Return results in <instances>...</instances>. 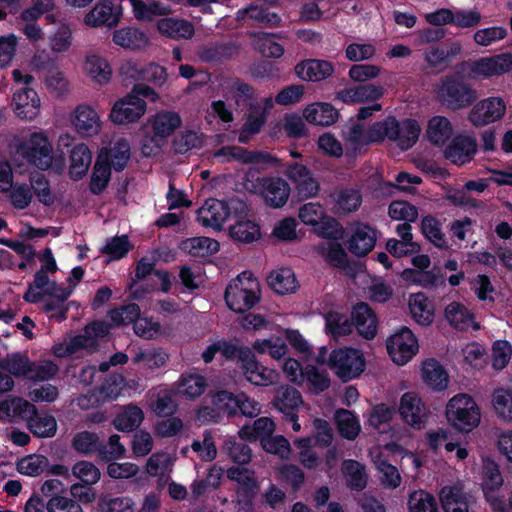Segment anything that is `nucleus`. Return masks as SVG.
<instances>
[{"label": "nucleus", "mask_w": 512, "mask_h": 512, "mask_svg": "<svg viewBox=\"0 0 512 512\" xmlns=\"http://www.w3.org/2000/svg\"><path fill=\"white\" fill-rule=\"evenodd\" d=\"M224 297L232 311L244 313L259 302L260 284L252 273L245 271L229 283Z\"/></svg>", "instance_id": "1"}, {"label": "nucleus", "mask_w": 512, "mask_h": 512, "mask_svg": "<svg viewBox=\"0 0 512 512\" xmlns=\"http://www.w3.org/2000/svg\"><path fill=\"white\" fill-rule=\"evenodd\" d=\"M17 153L40 170L52 168L55 156L52 142L43 131L33 132L17 149Z\"/></svg>", "instance_id": "2"}, {"label": "nucleus", "mask_w": 512, "mask_h": 512, "mask_svg": "<svg viewBox=\"0 0 512 512\" xmlns=\"http://www.w3.org/2000/svg\"><path fill=\"white\" fill-rule=\"evenodd\" d=\"M437 96L443 105L452 110L466 108L477 99L476 91L469 84L454 76L441 78Z\"/></svg>", "instance_id": "3"}, {"label": "nucleus", "mask_w": 512, "mask_h": 512, "mask_svg": "<svg viewBox=\"0 0 512 512\" xmlns=\"http://www.w3.org/2000/svg\"><path fill=\"white\" fill-rule=\"evenodd\" d=\"M447 420L460 431H471L480 422V412L475 401L467 394L454 396L446 407Z\"/></svg>", "instance_id": "4"}, {"label": "nucleus", "mask_w": 512, "mask_h": 512, "mask_svg": "<svg viewBox=\"0 0 512 512\" xmlns=\"http://www.w3.org/2000/svg\"><path fill=\"white\" fill-rule=\"evenodd\" d=\"M247 211L245 203L239 199H232L229 203L217 199H209L197 211V220L205 227L221 229L223 223L236 212Z\"/></svg>", "instance_id": "5"}, {"label": "nucleus", "mask_w": 512, "mask_h": 512, "mask_svg": "<svg viewBox=\"0 0 512 512\" xmlns=\"http://www.w3.org/2000/svg\"><path fill=\"white\" fill-rule=\"evenodd\" d=\"M462 71L472 79L500 76L512 70V56L508 53L468 60L461 63Z\"/></svg>", "instance_id": "6"}, {"label": "nucleus", "mask_w": 512, "mask_h": 512, "mask_svg": "<svg viewBox=\"0 0 512 512\" xmlns=\"http://www.w3.org/2000/svg\"><path fill=\"white\" fill-rule=\"evenodd\" d=\"M213 157L221 163L237 161L244 165H259L261 169L278 164V159L262 150H248L241 146H223L213 153Z\"/></svg>", "instance_id": "7"}, {"label": "nucleus", "mask_w": 512, "mask_h": 512, "mask_svg": "<svg viewBox=\"0 0 512 512\" xmlns=\"http://www.w3.org/2000/svg\"><path fill=\"white\" fill-rule=\"evenodd\" d=\"M329 366L342 381L346 382L364 371L365 360L356 349L340 348L330 354Z\"/></svg>", "instance_id": "8"}, {"label": "nucleus", "mask_w": 512, "mask_h": 512, "mask_svg": "<svg viewBox=\"0 0 512 512\" xmlns=\"http://www.w3.org/2000/svg\"><path fill=\"white\" fill-rule=\"evenodd\" d=\"M380 124L385 129L381 133L382 141L386 138L395 141L402 150L411 148L416 143L421 131L417 121L411 119L400 123L394 117H387L380 121Z\"/></svg>", "instance_id": "9"}, {"label": "nucleus", "mask_w": 512, "mask_h": 512, "mask_svg": "<svg viewBox=\"0 0 512 512\" xmlns=\"http://www.w3.org/2000/svg\"><path fill=\"white\" fill-rule=\"evenodd\" d=\"M146 109V102L141 97L128 93L113 104L109 118L117 125H127L141 119Z\"/></svg>", "instance_id": "10"}, {"label": "nucleus", "mask_w": 512, "mask_h": 512, "mask_svg": "<svg viewBox=\"0 0 512 512\" xmlns=\"http://www.w3.org/2000/svg\"><path fill=\"white\" fill-rule=\"evenodd\" d=\"M285 175L294 184L299 199L306 200L318 195L320 183L305 165L298 162L288 163Z\"/></svg>", "instance_id": "11"}, {"label": "nucleus", "mask_w": 512, "mask_h": 512, "mask_svg": "<svg viewBox=\"0 0 512 512\" xmlns=\"http://www.w3.org/2000/svg\"><path fill=\"white\" fill-rule=\"evenodd\" d=\"M417 350V340L407 327H402L387 340V351L392 360L398 365L406 364Z\"/></svg>", "instance_id": "12"}, {"label": "nucleus", "mask_w": 512, "mask_h": 512, "mask_svg": "<svg viewBox=\"0 0 512 512\" xmlns=\"http://www.w3.org/2000/svg\"><path fill=\"white\" fill-rule=\"evenodd\" d=\"M383 127L379 121L366 131L362 124L352 123L343 130L342 137L347 148L355 152L371 143L381 142Z\"/></svg>", "instance_id": "13"}, {"label": "nucleus", "mask_w": 512, "mask_h": 512, "mask_svg": "<svg viewBox=\"0 0 512 512\" xmlns=\"http://www.w3.org/2000/svg\"><path fill=\"white\" fill-rule=\"evenodd\" d=\"M506 112V105L500 97H489L479 101L469 112V120L474 126H485L500 120Z\"/></svg>", "instance_id": "14"}, {"label": "nucleus", "mask_w": 512, "mask_h": 512, "mask_svg": "<svg viewBox=\"0 0 512 512\" xmlns=\"http://www.w3.org/2000/svg\"><path fill=\"white\" fill-rule=\"evenodd\" d=\"M70 122L76 132L85 137L100 133L102 122L98 112L88 104L77 105L70 115Z\"/></svg>", "instance_id": "15"}, {"label": "nucleus", "mask_w": 512, "mask_h": 512, "mask_svg": "<svg viewBox=\"0 0 512 512\" xmlns=\"http://www.w3.org/2000/svg\"><path fill=\"white\" fill-rule=\"evenodd\" d=\"M331 212L337 216H346L356 212L362 203L359 190L349 187H335L329 192Z\"/></svg>", "instance_id": "16"}, {"label": "nucleus", "mask_w": 512, "mask_h": 512, "mask_svg": "<svg viewBox=\"0 0 512 512\" xmlns=\"http://www.w3.org/2000/svg\"><path fill=\"white\" fill-rule=\"evenodd\" d=\"M399 412L402 419L415 429H422L427 419V409L421 400L413 392H407L402 395L400 400Z\"/></svg>", "instance_id": "17"}, {"label": "nucleus", "mask_w": 512, "mask_h": 512, "mask_svg": "<svg viewBox=\"0 0 512 512\" xmlns=\"http://www.w3.org/2000/svg\"><path fill=\"white\" fill-rule=\"evenodd\" d=\"M12 106L19 118L31 121L39 115L41 101L35 90L24 87L13 94Z\"/></svg>", "instance_id": "18"}, {"label": "nucleus", "mask_w": 512, "mask_h": 512, "mask_svg": "<svg viewBox=\"0 0 512 512\" xmlns=\"http://www.w3.org/2000/svg\"><path fill=\"white\" fill-rule=\"evenodd\" d=\"M235 20L237 22L251 21L259 27H278L281 23V17L275 13L269 11V9L251 4L246 8L239 9L236 12Z\"/></svg>", "instance_id": "19"}, {"label": "nucleus", "mask_w": 512, "mask_h": 512, "mask_svg": "<svg viewBox=\"0 0 512 512\" xmlns=\"http://www.w3.org/2000/svg\"><path fill=\"white\" fill-rule=\"evenodd\" d=\"M158 32L173 40H189L195 34L193 24L183 18L178 17H165L161 18L156 23Z\"/></svg>", "instance_id": "20"}, {"label": "nucleus", "mask_w": 512, "mask_h": 512, "mask_svg": "<svg viewBox=\"0 0 512 512\" xmlns=\"http://www.w3.org/2000/svg\"><path fill=\"white\" fill-rule=\"evenodd\" d=\"M477 151L475 138L470 136H457L445 150V157L456 165L469 162Z\"/></svg>", "instance_id": "21"}, {"label": "nucleus", "mask_w": 512, "mask_h": 512, "mask_svg": "<svg viewBox=\"0 0 512 512\" xmlns=\"http://www.w3.org/2000/svg\"><path fill=\"white\" fill-rule=\"evenodd\" d=\"M384 89L380 85L364 84L356 87L343 89L336 93V99L344 103H363L367 101H375L381 98Z\"/></svg>", "instance_id": "22"}, {"label": "nucleus", "mask_w": 512, "mask_h": 512, "mask_svg": "<svg viewBox=\"0 0 512 512\" xmlns=\"http://www.w3.org/2000/svg\"><path fill=\"white\" fill-rule=\"evenodd\" d=\"M294 70L304 81H321L333 74L334 67L325 60L308 59L298 63Z\"/></svg>", "instance_id": "23"}, {"label": "nucleus", "mask_w": 512, "mask_h": 512, "mask_svg": "<svg viewBox=\"0 0 512 512\" xmlns=\"http://www.w3.org/2000/svg\"><path fill=\"white\" fill-rule=\"evenodd\" d=\"M301 393L294 387L283 385L276 389L273 406L283 415H292L303 405Z\"/></svg>", "instance_id": "24"}, {"label": "nucleus", "mask_w": 512, "mask_h": 512, "mask_svg": "<svg viewBox=\"0 0 512 512\" xmlns=\"http://www.w3.org/2000/svg\"><path fill=\"white\" fill-rule=\"evenodd\" d=\"M266 115L258 107L249 104V112L245 114L244 123L238 133V142L248 144L266 124Z\"/></svg>", "instance_id": "25"}, {"label": "nucleus", "mask_w": 512, "mask_h": 512, "mask_svg": "<svg viewBox=\"0 0 512 512\" xmlns=\"http://www.w3.org/2000/svg\"><path fill=\"white\" fill-rule=\"evenodd\" d=\"M264 183L261 196L266 204L273 208L284 206L290 195L289 184L280 177H269Z\"/></svg>", "instance_id": "26"}, {"label": "nucleus", "mask_w": 512, "mask_h": 512, "mask_svg": "<svg viewBox=\"0 0 512 512\" xmlns=\"http://www.w3.org/2000/svg\"><path fill=\"white\" fill-rule=\"evenodd\" d=\"M353 326L366 339H372L377 333V319L366 303H360L352 311Z\"/></svg>", "instance_id": "27"}, {"label": "nucleus", "mask_w": 512, "mask_h": 512, "mask_svg": "<svg viewBox=\"0 0 512 512\" xmlns=\"http://www.w3.org/2000/svg\"><path fill=\"white\" fill-rule=\"evenodd\" d=\"M375 231L366 224H358L348 242V249L358 257L367 255L375 246Z\"/></svg>", "instance_id": "28"}, {"label": "nucleus", "mask_w": 512, "mask_h": 512, "mask_svg": "<svg viewBox=\"0 0 512 512\" xmlns=\"http://www.w3.org/2000/svg\"><path fill=\"white\" fill-rule=\"evenodd\" d=\"M341 472L346 485L351 490L362 491L366 488L369 475L363 463L352 459L344 460L341 464Z\"/></svg>", "instance_id": "29"}, {"label": "nucleus", "mask_w": 512, "mask_h": 512, "mask_svg": "<svg viewBox=\"0 0 512 512\" xmlns=\"http://www.w3.org/2000/svg\"><path fill=\"white\" fill-rule=\"evenodd\" d=\"M442 508L445 512H468L469 503L462 486H445L439 493Z\"/></svg>", "instance_id": "30"}, {"label": "nucleus", "mask_w": 512, "mask_h": 512, "mask_svg": "<svg viewBox=\"0 0 512 512\" xmlns=\"http://www.w3.org/2000/svg\"><path fill=\"white\" fill-rule=\"evenodd\" d=\"M244 213L236 212L233 218L236 220L229 228L230 236L239 242L251 243L260 237L259 226L253 221L244 219Z\"/></svg>", "instance_id": "31"}, {"label": "nucleus", "mask_w": 512, "mask_h": 512, "mask_svg": "<svg viewBox=\"0 0 512 512\" xmlns=\"http://www.w3.org/2000/svg\"><path fill=\"white\" fill-rule=\"evenodd\" d=\"M97 345V341L88 336L85 331L83 333L65 339L62 343H58L53 347V353L57 357H67L78 351L85 349L93 351Z\"/></svg>", "instance_id": "32"}, {"label": "nucleus", "mask_w": 512, "mask_h": 512, "mask_svg": "<svg viewBox=\"0 0 512 512\" xmlns=\"http://www.w3.org/2000/svg\"><path fill=\"white\" fill-rule=\"evenodd\" d=\"M85 24L91 27L101 25L115 26L118 17L113 13V4L110 0L99 1L85 16Z\"/></svg>", "instance_id": "33"}, {"label": "nucleus", "mask_w": 512, "mask_h": 512, "mask_svg": "<svg viewBox=\"0 0 512 512\" xmlns=\"http://www.w3.org/2000/svg\"><path fill=\"white\" fill-rule=\"evenodd\" d=\"M338 115V111L329 103H314L303 111V116L309 123L320 126L334 124Z\"/></svg>", "instance_id": "34"}, {"label": "nucleus", "mask_w": 512, "mask_h": 512, "mask_svg": "<svg viewBox=\"0 0 512 512\" xmlns=\"http://www.w3.org/2000/svg\"><path fill=\"white\" fill-rule=\"evenodd\" d=\"M422 378L434 390H444L448 386V374L443 366L435 359H427L422 365Z\"/></svg>", "instance_id": "35"}, {"label": "nucleus", "mask_w": 512, "mask_h": 512, "mask_svg": "<svg viewBox=\"0 0 512 512\" xmlns=\"http://www.w3.org/2000/svg\"><path fill=\"white\" fill-rule=\"evenodd\" d=\"M113 42L125 49L138 50L148 44V37L136 27H123L114 31Z\"/></svg>", "instance_id": "36"}, {"label": "nucleus", "mask_w": 512, "mask_h": 512, "mask_svg": "<svg viewBox=\"0 0 512 512\" xmlns=\"http://www.w3.org/2000/svg\"><path fill=\"white\" fill-rule=\"evenodd\" d=\"M143 420V410L136 405L129 404L117 414L113 420V425L119 431L131 432L138 428Z\"/></svg>", "instance_id": "37"}, {"label": "nucleus", "mask_w": 512, "mask_h": 512, "mask_svg": "<svg viewBox=\"0 0 512 512\" xmlns=\"http://www.w3.org/2000/svg\"><path fill=\"white\" fill-rule=\"evenodd\" d=\"M150 122L153 133L164 140L172 135L182 123L178 113L172 111L159 112L150 120Z\"/></svg>", "instance_id": "38"}, {"label": "nucleus", "mask_w": 512, "mask_h": 512, "mask_svg": "<svg viewBox=\"0 0 512 512\" xmlns=\"http://www.w3.org/2000/svg\"><path fill=\"white\" fill-rule=\"evenodd\" d=\"M245 378L255 386H269L278 382L279 374L257 360L242 370Z\"/></svg>", "instance_id": "39"}, {"label": "nucleus", "mask_w": 512, "mask_h": 512, "mask_svg": "<svg viewBox=\"0 0 512 512\" xmlns=\"http://www.w3.org/2000/svg\"><path fill=\"white\" fill-rule=\"evenodd\" d=\"M133 10L134 17L140 21H152L156 16H165L170 13V9L159 1L151 0L144 2L142 0H127Z\"/></svg>", "instance_id": "40"}, {"label": "nucleus", "mask_w": 512, "mask_h": 512, "mask_svg": "<svg viewBox=\"0 0 512 512\" xmlns=\"http://www.w3.org/2000/svg\"><path fill=\"white\" fill-rule=\"evenodd\" d=\"M268 284L278 294L293 293L298 288L296 276L289 268L272 271L268 276Z\"/></svg>", "instance_id": "41"}, {"label": "nucleus", "mask_w": 512, "mask_h": 512, "mask_svg": "<svg viewBox=\"0 0 512 512\" xmlns=\"http://www.w3.org/2000/svg\"><path fill=\"white\" fill-rule=\"evenodd\" d=\"M92 161L91 152L86 144H78L70 152V175L74 179L86 174Z\"/></svg>", "instance_id": "42"}, {"label": "nucleus", "mask_w": 512, "mask_h": 512, "mask_svg": "<svg viewBox=\"0 0 512 512\" xmlns=\"http://www.w3.org/2000/svg\"><path fill=\"white\" fill-rule=\"evenodd\" d=\"M335 422L339 434L347 440L356 439L361 431L358 418L350 410L338 409L335 412Z\"/></svg>", "instance_id": "43"}, {"label": "nucleus", "mask_w": 512, "mask_h": 512, "mask_svg": "<svg viewBox=\"0 0 512 512\" xmlns=\"http://www.w3.org/2000/svg\"><path fill=\"white\" fill-rule=\"evenodd\" d=\"M238 47L235 44H209L199 48L197 55L204 62H219L237 55Z\"/></svg>", "instance_id": "44"}, {"label": "nucleus", "mask_w": 512, "mask_h": 512, "mask_svg": "<svg viewBox=\"0 0 512 512\" xmlns=\"http://www.w3.org/2000/svg\"><path fill=\"white\" fill-rule=\"evenodd\" d=\"M100 153L105 154V162L110 167L112 166L116 171H121L130 159V146L126 140L120 139L111 147L102 149Z\"/></svg>", "instance_id": "45"}, {"label": "nucleus", "mask_w": 512, "mask_h": 512, "mask_svg": "<svg viewBox=\"0 0 512 512\" xmlns=\"http://www.w3.org/2000/svg\"><path fill=\"white\" fill-rule=\"evenodd\" d=\"M426 134L432 144L443 145L451 138L453 128L446 117L434 116L428 123Z\"/></svg>", "instance_id": "46"}, {"label": "nucleus", "mask_w": 512, "mask_h": 512, "mask_svg": "<svg viewBox=\"0 0 512 512\" xmlns=\"http://www.w3.org/2000/svg\"><path fill=\"white\" fill-rule=\"evenodd\" d=\"M84 68L87 74L99 84L108 83L111 79L112 69L106 59L99 55H88Z\"/></svg>", "instance_id": "47"}, {"label": "nucleus", "mask_w": 512, "mask_h": 512, "mask_svg": "<svg viewBox=\"0 0 512 512\" xmlns=\"http://www.w3.org/2000/svg\"><path fill=\"white\" fill-rule=\"evenodd\" d=\"M181 250L194 257H205L219 250V243L208 237L190 238L181 243Z\"/></svg>", "instance_id": "48"}, {"label": "nucleus", "mask_w": 512, "mask_h": 512, "mask_svg": "<svg viewBox=\"0 0 512 512\" xmlns=\"http://www.w3.org/2000/svg\"><path fill=\"white\" fill-rule=\"evenodd\" d=\"M49 468V460L41 454H30L16 462V470L25 476L37 477Z\"/></svg>", "instance_id": "49"}, {"label": "nucleus", "mask_w": 512, "mask_h": 512, "mask_svg": "<svg viewBox=\"0 0 512 512\" xmlns=\"http://www.w3.org/2000/svg\"><path fill=\"white\" fill-rule=\"evenodd\" d=\"M377 472L379 473L380 484L389 490L397 489L402 482V477L394 465L390 464L386 459L377 457L373 461Z\"/></svg>", "instance_id": "50"}, {"label": "nucleus", "mask_w": 512, "mask_h": 512, "mask_svg": "<svg viewBox=\"0 0 512 512\" xmlns=\"http://www.w3.org/2000/svg\"><path fill=\"white\" fill-rule=\"evenodd\" d=\"M407 508L408 512H438L435 497L422 489L414 490L408 494Z\"/></svg>", "instance_id": "51"}, {"label": "nucleus", "mask_w": 512, "mask_h": 512, "mask_svg": "<svg viewBox=\"0 0 512 512\" xmlns=\"http://www.w3.org/2000/svg\"><path fill=\"white\" fill-rule=\"evenodd\" d=\"M29 430L37 437H52L57 431V422L52 415L36 413L27 422Z\"/></svg>", "instance_id": "52"}, {"label": "nucleus", "mask_w": 512, "mask_h": 512, "mask_svg": "<svg viewBox=\"0 0 512 512\" xmlns=\"http://www.w3.org/2000/svg\"><path fill=\"white\" fill-rule=\"evenodd\" d=\"M206 387V379L197 374H183L178 383L179 393L190 399L201 396Z\"/></svg>", "instance_id": "53"}, {"label": "nucleus", "mask_w": 512, "mask_h": 512, "mask_svg": "<svg viewBox=\"0 0 512 512\" xmlns=\"http://www.w3.org/2000/svg\"><path fill=\"white\" fill-rule=\"evenodd\" d=\"M125 387V379L120 374L109 375L96 389L102 403L117 399Z\"/></svg>", "instance_id": "54"}, {"label": "nucleus", "mask_w": 512, "mask_h": 512, "mask_svg": "<svg viewBox=\"0 0 512 512\" xmlns=\"http://www.w3.org/2000/svg\"><path fill=\"white\" fill-rule=\"evenodd\" d=\"M254 37L253 46L267 58H280L284 53V48L273 40V35L261 32H253L250 34Z\"/></svg>", "instance_id": "55"}, {"label": "nucleus", "mask_w": 512, "mask_h": 512, "mask_svg": "<svg viewBox=\"0 0 512 512\" xmlns=\"http://www.w3.org/2000/svg\"><path fill=\"white\" fill-rule=\"evenodd\" d=\"M105 159V154L99 153L94 165L90 183V189L94 194L101 193L110 180L111 170L109 164L105 162Z\"/></svg>", "instance_id": "56"}, {"label": "nucleus", "mask_w": 512, "mask_h": 512, "mask_svg": "<svg viewBox=\"0 0 512 512\" xmlns=\"http://www.w3.org/2000/svg\"><path fill=\"white\" fill-rule=\"evenodd\" d=\"M445 317L451 325L461 330L473 326V315L458 302H453L446 307Z\"/></svg>", "instance_id": "57"}, {"label": "nucleus", "mask_w": 512, "mask_h": 512, "mask_svg": "<svg viewBox=\"0 0 512 512\" xmlns=\"http://www.w3.org/2000/svg\"><path fill=\"white\" fill-rule=\"evenodd\" d=\"M29 368V358L26 354L20 352L7 354L0 359V369L14 376H26L29 372Z\"/></svg>", "instance_id": "58"}, {"label": "nucleus", "mask_w": 512, "mask_h": 512, "mask_svg": "<svg viewBox=\"0 0 512 512\" xmlns=\"http://www.w3.org/2000/svg\"><path fill=\"white\" fill-rule=\"evenodd\" d=\"M30 185L34 195L38 201L45 206H51L55 202V194L53 193L49 180L45 175L35 173L30 177Z\"/></svg>", "instance_id": "59"}, {"label": "nucleus", "mask_w": 512, "mask_h": 512, "mask_svg": "<svg viewBox=\"0 0 512 512\" xmlns=\"http://www.w3.org/2000/svg\"><path fill=\"white\" fill-rule=\"evenodd\" d=\"M71 473L87 486L95 485L101 478L100 469L94 463L85 460L76 462Z\"/></svg>", "instance_id": "60"}, {"label": "nucleus", "mask_w": 512, "mask_h": 512, "mask_svg": "<svg viewBox=\"0 0 512 512\" xmlns=\"http://www.w3.org/2000/svg\"><path fill=\"white\" fill-rule=\"evenodd\" d=\"M326 328L334 338L348 335L352 332L353 324L347 316L338 312H329L325 316Z\"/></svg>", "instance_id": "61"}, {"label": "nucleus", "mask_w": 512, "mask_h": 512, "mask_svg": "<svg viewBox=\"0 0 512 512\" xmlns=\"http://www.w3.org/2000/svg\"><path fill=\"white\" fill-rule=\"evenodd\" d=\"M493 407L497 415L506 421H512V391L498 388L492 396Z\"/></svg>", "instance_id": "62"}, {"label": "nucleus", "mask_w": 512, "mask_h": 512, "mask_svg": "<svg viewBox=\"0 0 512 512\" xmlns=\"http://www.w3.org/2000/svg\"><path fill=\"white\" fill-rule=\"evenodd\" d=\"M143 67L144 65L132 60L123 61L119 67L121 83L125 87L132 86V88L138 85L143 81Z\"/></svg>", "instance_id": "63"}, {"label": "nucleus", "mask_w": 512, "mask_h": 512, "mask_svg": "<svg viewBox=\"0 0 512 512\" xmlns=\"http://www.w3.org/2000/svg\"><path fill=\"white\" fill-rule=\"evenodd\" d=\"M150 408L151 410L157 415V416H167L174 414L177 409L178 405L173 398L172 394L168 391H160L158 392L154 398L150 402Z\"/></svg>", "instance_id": "64"}]
</instances>
